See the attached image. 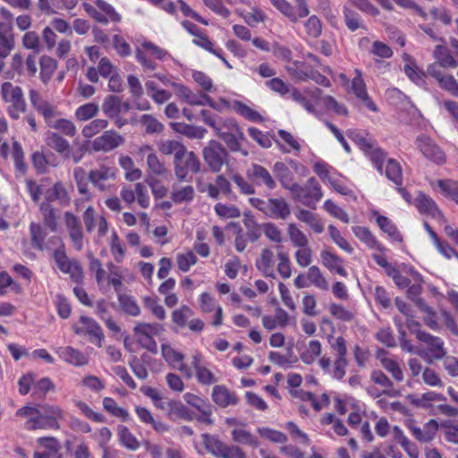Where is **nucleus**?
<instances>
[{"instance_id": "nucleus-1", "label": "nucleus", "mask_w": 458, "mask_h": 458, "mask_svg": "<svg viewBox=\"0 0 458 458\" xmlns=\"http://www.w3.org/2000/svg\"><path fill=\"white\" fill-rule=\"evenodd\" d=\"M1 97L8 104L7 113L11 118L17 120L26 111V102L21 87L6 81L1 85Z\"/></svg>"}, {"instance_id": "nucleus-2", "label": "nucleus", "mask_w": 458, "mask_h": 458, "mask_svg": "<svg viewBox=\"0 0 458 458\" xmlns=\"http://www.w3.org/2000/svg\"><path fill=\"white\" fill-rule=\"evenodd\" d=\"M290 192L294 200L311 209H316L317 203L323 197L321 187L314 177H310L304 185L296 183Z\"/></svg>"}, {"instance_id": "nucleus-3", "label": "nucleus", "mask_w": 458, "mask_h": 458, "mask_svg": "<svg viewBox=\"0 0 458 458\" xmlns=\"http://www.w3.org/2000/svg\"><path fill=\"white\" fill-rule=\"evenodd\" d=\"M203 444L216 458H247L245 452L237 445H229L209 434L201 435Z\"/></svg>"}, {"instance_id": "nucleus-4", "label": "nucleus", "mask_w": 458, "mask_h": 458, "mask_svg": "<svg viewBox=\"0 0 458 458\" xmlns=\"http://www.w3.org/2000/svg\"><path fill=\"white\" fill-rule=\"evenodd\" d=\"M203 444L216 458H247L245 452L237 445H229L209 434L201 435Z\"/></svg>"}, {"instance_id": "nucleus-5", "label": "nucleus", "mask_w": 458, "mask_h": 458, "mask_svg": "<svg viewBox=\"0 0 458 458\" xmlns=\"http://www.w3.org/2000/svg\"><path fill=\"white\" fill-rule=\"evenodd\" d=\"M228 156L225 148L216 140H210L202 149L204 162L213 173L222 170L223 165L228 162Z\"/></svg>"}, {"instance_id": "nucleus-6", "label": "nucleus", "mask_w": 458, "mask_h": 458, "mask_svg": "<svg viewBox=\"0 0 458 458\" xmlns=\"http://www.w3.org/2000/svg\"><path fill=\"white\" fill-rule=\"evenodd\" d=\"M216 134L225 142L231 151H240L244 157L249 155L247 150L241 148L239 140L243 139V133L234 121L224 122L220 128H216Z\"/></svg>"}, {"instance_id": "nucleus-7", "label": "nucleus", "mask_w": 458, "mask_h": 458, "mask_svg": "<svg viewBox=\"0 0 458 458\" xmlns=\"http://www.w3.org/2000/svg\"><path fill=\"white\" fill-rule=\"evenodd\" d=\"M417 339L424 343L428 347L426 358H422L428 364H432L435 360H443L447 354L444 346V341L440 337L427 332H417Z\"/></svg>"}, {"instance_id": "nucleus-8", "label": "nucleus", "mask_w": 458, "mask_h": 458, "mask_svg": "<svg viewBox=\"0 0 458 458\" xmlns=\"http://www.w3.org/2000/svg\"><path fill=\"white\" fill-rule=\"evenodd\" d=\"M54 259L58 268L63 273L69 274L73 282L82 283L84 272L81 263L76 259H70L63 248L55 250Z\"/></svg>"}, {"instance_id": "nucleus-9", "label": "nucleus", "mask_w": 458, "mask_h": 458, "mask_svg": "<svg viewBox=\"0 0 458 458\" xmlns=\"http://www.w3.org/2000/svg\"><path fill=\"white\" fill-rule=\"evenodd\" d=\"M194 311L187 305H182L172 312L171 318L179 328L188 327L192 332L199 333L204 328V322L195 318Z\"/></svg>"}, {"instance_id": "nucleus-10", "label": "nucleus", "mask_w": 458, "mask_h": 458, "mask_svg": "<svg viewBox=\"0 0 458 458\" xmlns=\"http://www.w3.org/2000/svg\"><path fill=\"white\" fill-rule=\"evenodd\" d=\"M174 174L180 182L187 181L189 172L198 174L200 171L201 164L197 155L192 151L184 149L179 160H174Z\"/></svg>"}, {"instance_id": "nucleus-11", "label": "nucleus", "mask_w": 458, "mask_h": 458, "mask_svg": "<svg viewBox=\"0 0 458 458\" xmlns=\"http://www.w3.org/2000/svg\"><path fill=\"white\" fill-rule=\"evenodd\" d=\"M117 169L106 164H100L97 168L89 173V181L100 191H106L108 187L106 182L114 180Z\"/></svg>"}, {"instance_id": "nucleus-12", "label": "nucleus", "mask_w": 458, "mask_h": 458, "mask_svg": "<svg viewBox=\"0 0 458 458\" xmlns=\"http://www.w3.org/2000/svg\"><path fill=\"white\" fill-rule=\"evenodd\" d=\"M415 144L422 155L437 164H444L445 162V155L434 140L426 136L420 135L416 138Z\"/></svg>"}, {"instance_id": "nucleus-13", "label": "nucleus", "mask_w": 458, "mask_h": 458, "mask_svg": "<svg viewBox=\"0 0 458 458\" xmlns=\"http://www.w3.org/2000/svg\"><path fill=\"white\" fill-rule=\"evenodd\" d=\"M124 138L117 131L110 130L106 131L101 136L97 137L91 142V148L94 151L109 152L117 148L124 143Z\"/></svg>"}, {"instance_id": "nucleus-14", "label": "nucleus", "mask_w": 458, "mask_h": 458, "mask_svg": "<svg viewBox=\"0 0 458 458\" xmlns=\"http://www.w3.org/2000/svg\"><path fill=\"white\" fill-rule=\"evenodd\" d=\"M64 221L74 248L77 250H81L83 248L84 235L79 217L73 213L66 211L64 214Z\"/></svg>"}, {"instance_id": "nucleus-15", "label": "nucleus", "mask_w": 458, "mask_h": 458, "mask_svg": "<svg viewBox=\"0 0 458 458\" xmlns=\"http://www.w3.org/2000/svg\"><path fill=\"white\" fill-rule=\"evenodd\" d=\"M191 367L195 371V377L200 385L211 386L218 381L216 375L204 365L202 355L196 352L191 357Z\"/></svg>"}, {"instance_id": "nucleus-16", "label": "nucleus", "mask_w": 458, "mask_h": 458, "mask_svg": "<svg viewBox=\"0 0 458 458\" xmlns=\"http://www.w3.org/2000/svg\"><path fill=\"white\" fill-rule=\"evenodd\" d=\"M247 177L251 180L255 184L266 186L268 190L276 188V182L270 174V172L264 166L259 164H252L246 172Z\"/></svg>"}, {"instance_id": "nucleus-17", "label": "nucleus", "mask_w": 458, "mask_h": 458, "mask_svg": "<svg viewBox=\"0 0 458 458\" xmlns=\"http://www.w3.org/2000/svg\"><path fill=\"white\" fill-rule=\"evenodd\" d=\"M171 86L174 89L175 94L180 99L191 106H204L205 104L213 106L212 99L206 94H194L189 88L181 83L172 82Z\"/></svg>"}, {"instance_id": "nucleus-18", "label": "nucleus", "mask_w": 458, "mask_h": 458, "mask_svg": "<svg viewBox=\"0 0 458 458\" xmlns=\"http://www.w3.org/2000/svg\"><path fill=\"white\" fill-rule=\"evenodd\" d=\"M80 321L84 325V327H73L74 333L76 335L87 334L90 336V342L101 346L104 334L99 325L93 318L86 316H81Z\"/></svg>"}, {"instance_id": "nucleus-19", "label": "nucleus", "mask_w": 458, "mask_h": 458, "mask_svg": "<svg viewBox=\"0 0 458 458\" xmlns=\"http://www.w3.org/2000/svg\"><path fill=\"white\" fill-rule=\"evenodd\" d=\"M427 72L438 81L442 89L458 98V82L452 75L444 74L437 64L428 65Z\"/></svg>"}, {"instance_id": "nucleus-20", "label": "nucleus", "mask_w": 458, "mask_h": 458, "mask_svg": "<svg viewBox=\"0 0 458 458\" xmlns=\"http://www.w3.org/2000/svg\"><path fill=\"white\" fill-rule=\"evenodd\" d=\"M355 77L352 81V89L357 98L361 100L365 106L373 112H377V105L370 99L367 93L366 84L362 79V74L360 70H355Z\"/></svg>"}, {"instance_id": "nucleus-21", "label": "nucleus", "mask_w": 458, "mask_h": 458, "mask_svg": "<svg viewBox=\"0 0 458 458\" xmlns=\"http://www.w3.org/2000/svg\"><path fill=\"white\" fill-rule=\"evenodd\" d=\"M291 214L290 205L283 198H270L265 215L275 219H286Z\"/></svg>"}, {"instance_id": "nucleus-22", "label": "nucleus", "mask_w": 458, "mask_h": 458, "mask_svg": "<svg viewBox=\"0 0 458 458\" xmlns=\"http://www.w3.org/2000/svg\"><path fill=\"white\" fill-rule=\"evenodd\" d=\"M211 397L213 402L221 408L235 405L239 402L235 393L231 392L224 385H216L213 387Z\"/></svg>"}, {"instance_id": "nucleus-23", "label": "nucleus", "mask_w": 458, "mask_h": 458, "mask_svg": "<svg viewBox=\"0 0 458 458\" xmlns=\"http://www.w3.org/2000/svg\"><path fill=\"white\" fill-rule=\"evenodd\" d=\"M30 100L31 106L43 115L47 123L55 115V107L45 100L38 91L30 89Z\"/></svg>"}, {"instance_id": "nucleus-24", "label": "nucleus", "mask_w": 458, "mask_h": 458, "mask_svg": "<svg viewBox=\"0 0 458 458\" xmlns=\"http://www.w3.org/2000/svg\"><path fill=\"white\" fill-rule=\"evenodd\" d=\"M320 258L323 266L329 271L335 272L338 275L346 277L347 272L344 267V259L330 250H324L320 252Z\"/></svg>"}, {"instance_id": "nucleus-25", "label": "nucleus", "mask_w": 458, "mask_h": 458, "mask_svg": "<svg viewBox=\"0 0 458 458\" xmlns=\"http://www.w3.org/2000/svg\"><path fill=\"white\" fill-rule=\"evenodd\" d=\"M274 264V252L268 248H264L256 260V267L264 276L276 278Z\"/></svg>"}, {"instance_id": "nucleus-26", "label": "nucleus", "mask_w": 458, "mask_h": 458, "mask_svg": "<svg viewBox=\"0 0 458 458\" xmlns=\"http://www.w3.org/2000/svg\"><path fill=\"white\" fill-rule=\"evenodd\" d=\"M409 429L413 434L416 439H418L420 442L427 443L434 438L438 429V424L437 420H430L428 423L424 425L422 428L411 424L409 426Z\"/></svg>"}, {"instance_id": "nucleus-27", "label": "nucleus", "mask_w": 458, "mask_h": 458, "mask_svg": "<svg viewBox=\"0 0 458 458\" xmlns=\"http://www.w3.org/2000/svg\"><path fill=\"white\" fill-rule=\"evenodd\" d=\"M57 353L64 361L73 366H84L89 361L85 354L72 346L60 347Z\"/></svg>"}, {"instance_id": "nucleus-28", "label": "nucleus", "mask_w": 458, "mask_h": 458, "mask_svg": "<svg viewBox=\"0 0 458 458\" xmlns=\"http://www.w3.org/2000/svg\"><path fill=\"white\" fill-rule=\"evenodd\" d=\"M53 201H57L63 207L70 205L71 198L61 182H56L46 193V200L44 202L51 203Z\"/></svg>"}, {"instance_id": "nucleus-29", "label": "nucleus", "mask_w": 458, "mask_h": 458, "mask_svg": "<svg viewBox=\"0 0 458 458\" xmlns=\"http://www.w3.org/2000/svg\"><path fill=\"white\" fill-rule=\"evenodd\" d=\"M273 172L282 187L291 191L296 182H293V174L289 166L285 163L278 161L274 164Z\"/></svg>"}, {"instance_id": "nucleus-30", "label": "nucleus", "mask_w": 458, "mask_h": 458, "mask_svg": "<svg viewBox=\"0 0 458 458\" xmlns=\"http://www.w3.org/2000/svg\"><path fill=\"white\" fill-rule=\"evenodd\" d=\"M46 143L57 153L61 154L65 159L70 157V143L58 133L48 131L47 133Z\"/></svg>"}, {"instance_id": "nucleus-31", "label": "nucleus", "mask_w": 458, "mask_h": 458, "mask_svg": "<svg viewBox=\"0 0 458 458\" xmlns=\"http://www.w3.org/2000/svg\"><path fill=\"white\" fill-rule=\"evenodd\" d=\"M39 211L42 215L44 225L52 232H56L58 229V216L56 208H54L51 203L42 202L39 205Z\"/></svg>"}, {"instance_id": "nucleus-32", "label": "nucleus", "mask_w": 458, "mask_h": 458, "mask_svg": "<svg viewBox=\"0 0 458 458\" xmlns=\"http://www.w3.org/2000/svg\"><path fill=\"white\" fill-rule=\"evenodd\" d=\"M373 216L376 217V221L379 228L388 236L398 242H403V236L398 231L396 225L386 216L379 215L377 211H373Z\"/></svg>"}, {"instance_id": "nucleus-33", "label": "nucleus", "mask_w": 458, "mask_h": 458, "mask_svg": "<svg viewBox=\"0 0 458 458\" xmlns=\"http://www.w3.org/2000/svg\"><path fill=\"white\" fill-rule=\"evenodd\" d=\"M433 54L437 59V62L433 64L438 65L439 70L441 68H455L458 66V61L442 45L436 46Z\"/></svg>"}, {"instance_id": "nucleus-34", "label": "nucleus", "mask_w": 458, "mask_h": 458, "mask_svg": "<svg viewBox=\"0 0 458 458\" xmlns=\"http://www.w3.org/2000/svg\"><path fill=\"white\" fill-rule=\"evenodd\" d=\"M14 48V38L11 27L0 26V60L9 55Z\"/></svg>"}, {"instance_id": "nucleus-35", "label": "nucleus", "mask_w": 458, "mask_h": 458, "mask_svg": "<svg viewBox=\"0 0 458 458\" xmlns=\"http://www.w3.org/2000/svg\"><path fill=\"white\" fill-rule=\"evenodd\" d=\"M347 136L365 152L377 145V140L370 137L367 131L348 130Z\"/></svg>"}, {"instance_id": "nucleus-36", "label": "nucleus", "mask_w": 458, "mask_h": 458, "mask_svg": "<svg viewBox=\"0 0 458 458\" xmlns=\"http://www.w3.org/2000/svg\"><path fill=\"white\" fill-rule=\"evenodd\" d=\"M307 280L319 290L327 291L329 284L318 266H311L307 271Z\"/></svg>"}, {"instance_id": "nucleus-37", "label": "nucleus", "mask_w": 458, "mask_h": 458, "mask_svg": "<svg viewBox=\"0 0 458 458\" xmlns=\"http://www.w3.org/2000/svg\"><path fill=\"white\" fill-rule=\"evenodd\" d=\"M186 148L179 141L177 140H163L161 142H159L158 144V150L165 155V156H168V155H171V154H174V160H179L182 157V155L184 154V149Z\"/></svg>"}, {"instance_id": "nucleus-38", "label": "nucleus", "mask_w": 458, "mask_h": 458, "mask_svg": "<svg viewBox=\"0 0 458 458\" xmlns=\"http://www.w3.org/2000/svg\"><path fill=\"white\" fill-rule=\"evenodd\" d=\"M296 217L301 222L307 224L316 233H321L324 231V225L318 218L317 215L309 210H299L296 214Z\"/></svg>"}, {"instance_id": "nucleus-39", "label": "nucleus", "mask_w": 458, "mask_h": 458, "mask_svg": "<svg viewBox=\"0 0 458 458\" xmlns=\"http://www.w3.org/2000/svg\"><path fill=\"white\" fill-rule=\"evenodd\" d=\"M352 232L355 236L363 242L369 248L375 250H382L381 244L377 241L368 227L353 226Z\"/></svg>"}, {"instance_id": "nucleus-40", "label": "nucleus", "mask_w": 458, "mask_h": 458, "mask_svg": "<svg viewBox=\"0 0 458 458\" xmlns=\"http://www.w3.org/2000/svg\"><path fill=\"white\" fill-rule=\"evenodd\" d=\"M321 352V343L318 340H310L304 352L301 354V360L303 363L310 365L320 356Z\"/></svg>"}, {"instance_id": "nucleus-41", "label": "nucleus", "mask_w": 458, "mask_h": 458, "mask_svg": "<svg viewBox=\"0 0 458 458\" xmlns=\"http://www.w3.org/2000/svg\"><path fill=\"white\" fill-rule=\"evenodd\" d=\"M40 64V79L44 84H47L57 68L55 59L43 55L39 60Z\"/></svg>"}, {"instance_id": "nucleus-42", "label": "nucleus", "mask_w": 458, "mask_h": 458, "mask_svg": "<svg viewBox=\"0 0 458 458\" xmlns=\"http://www.w3.org/2000/svg\"><path fill=\"white\" fill-rule=\"evenodd\" d=\"M139 123L145 128L147 134H160L165 129L164 124L149 114L141 115Z\"/></svg>"}, {"instance_id": "nucleus-43", "label": "nucleus", "mask_w": 458, "mask_h": 458, "mask_svg": "<svg viewBox=\"0 0 458 458\" xmlns=\"http://www.w3.org/2000/svg\"><path fill=\"white\" fill-rule=\"evenodd\" d=\"M30 233L32 246L38 250H43L45 240L47 235V232L39 224L31 223L30 225Z\"/></svg>"}, {"instance_id": "nucleus-44", "label": "nucleus", "mask_w": 458, "mask_h": 458, "mask_svg": "<svg viewBox=\"0 0 458 458\" xmlns=\"http://www.w3.org/2000/svg\"><path fill=\"white\" fill-rule=\"evenodd\" d=\"M278 135L284 140V142L285 144H287V146L289 147V148H286L284 145H282L278 140H275V141L278 145L279 148L284 153H290L292 150L296 151V152L301 151V144L298 142V140L295 139V137L292 133H290L289 131H286L284 130H279Z\"/></svg>"}, {"instance_id": "nucleus-45", "label": "nucleus", "mask_w": 458, "mask_h": 458, "mask_svg": "<svg viewBox=\"0 0 458 458\" xmlns=\"http://www.w3.org/2000/svg\"><path fill=\"white\" fill-rule=\"evenodd\" d=\"M169 406L168 415L172 419H182L186 420H191L193 415L191 411L179 401H171Z\"/></svg>"}, {"instance_id": "nucleus-46", "label": "nucleus", "mask_w": 458, "mask_h": 458, "mask_svg": "<svg viewBox=\"0 0 458 458\" xmlns=\"http://www.w3.org/2000/svg\"><path fill=\"white\" fill-rule=\"evenodd\" d=\"M242 223L247 229L246 236L250 242H257L261 235L262 225H259L252 216L245 215Z\"/></svg>"}, {"instance_id": "nucleus-47", "label": "nucleus", "mask_w": 458, "mask_h": 458, "mask_svg": "<svg viewBox=\"0 0 458 458\" xmlns=\"http://www.w3.org/2000/svg\"><path fill=\"white\" fill-rule=\"evenodd\" d=\"M104 114L109 118L116 117L121 112V98L117 96H107L102 105Z\"/></svg>"}, {"instance_id": "nucleus-48", "label": "nucleus", "mask_w": 458, "mask_h": 458, "mask_svg": "<svg viewBox=\"0 0 458 458\" xmlns=\"http://www.w3.org/2000/svg\"><path fill=\"white\" fill-rule=\"evenodd\" d=\"M118 301L123 311L127 315L137 317L140 314V308L132 296L127 294H119Z\"/></svg>"}, {"instance_id": "nucleus-49", "label": "nucleus", "mask_w": 458, "mask_h": 458, "mask_svg": "<svg viewBox=\"0 0 458 458\" xmlns=\"http://www.w3.org/2000/svg\"><path fill=\"white\" fill-rule=\"evenodd\" d=\"M195 196L192 186L174 187L171 192V199L175 203L190 202Z\"/></svg>"}, {"instance_id": "nucleus-50", "label": "nucleus", "mask_w": 458, "mask_h": 458, "mask_svg": "<svg viewBox=\"0 0 458 458\" xmlns=\"http://www.w3.org/2000/svg\"><path fill=\"white\" fill-rule=\"evenodd\" d=\"M386 176L397 186L403 183V172L400 164L394 159H388L386 167Z\"/></svg>"}, {"instance_id": "nucleus-51", "label": "nucleus", "mask_w": 458, "mask_h": 458, "mask_svg": "<svg viewBox=\"0 0 458 458\" xmlns=\"http://www.w3.org/2000/svg\"><path fill=\"white\" fill-rule=\"evenodd\" d=\"M370 379L376 385L382 387L381 394L388 396H392L393 382L386 377V375L381 370H374L371 372Z\"/></svg>"}, {"instance_id": "nucleus-52", "label": "nucleus", "mask_w": 458, "mask_h": 458, "mask_svg": "<svg viewBox=\"0 0 458 458\" xmlns=\"http://www.w3.org/2000/svg\"><path fill=\"white\" fill-rule=\"evenodd\" d=\"M26 428L30 430L38 429V428H53V429H58L60 428L59 422H50L47 418H45L40 413H38L37 416L31 418L30 420L26 422Z\"/></svg>"}, {"instance_id": "nucleus-53", "label": "nucleus", "mask_w": 458, "mask_h": 458, "mask_svg": "<svg viewBox=\"0 0 458 458\" xmlns=\"http://www.w3.org/2000/svg\"><path fill=\"white\" fill-rule=\"evenodd\" d=\"M287 234L290 238L292 244L294 247H306L309 244V240L304 233L293 223L287 226Z\"/></svg>"}, {"instance_id": "nucleus-54", "label": "nucleus", "mask_w": 458, "mask_h": 458, "mask_svg": "<svg viewBox=\"0 0 458 458\" xmlns=\"http://www.w3.org/2000/svg\"><path fill=\"white\" fill-rule=\"evenodd\" d=\"M47 123L51 128L60 131L68 137H73L77 132L75 124L68 119L60 118L54 122H51V120H49Z\"/></svg>"}, {"instance_id": "nucleus-55", "label": "nucleus", "mask_w": 458, "mask_h": 458, "mask_svg": "<svg viewBox=\"0 0 458 458\" xmlns=\"http://www.w3.org/2000/svg\"><path fill=\"white\" fill-rule=\"evenodd\" d=\"M163 330V327L158 324H150V323H144L140 322L137 323L136 326L133 328V332L136 335H142V336H155L160 335V333Z\"/></svg>"}, {"instance_id": "nucleus-56", "label": "nucleus", "mask_w": 458, "mask_h": 458, "mask_svg": "<svg viewBox=\"0 0 458 458\" xmlns=\"http://www.w3.org/2000/svg\"><path fill=\"white\" fill-rule=\"evenodd\" d=\"M174 129L184 134L190 139H203L205 134L207 133V130L202 127H197L194 125L185 124V123H177Z\"/></svg>"}, {"instance_id": "nucleus-57", "label": "nucleus", "mask_w": 458, "mask_h": 458, "mask_svg": "<svg viewBox=\"0 0 458 458\" xmlns=\"http://www.w3.org/2000/svg\"><path fill=\"white\" fill-rule=\"evenodd\" d=\"M42 416L47 418L50 422H59L64 417V411L57 405L43 404L39 405V411Z\"/></svg>"}, {"instance_id": "nucleus-58", "label": "nucleus", "mask_w": 458, "mask_h": 458, "mask_svg": "<svg viewBox=\"0 0 458 458\" xmlns=\"http://www.w3.org/2000/svg\"><path fill=\"white\" fill-rule=\"evenodd\" d=\"M135 411L143 423L152 425L153 428L157 431H164L166 429L164 423L154 420L151 412L147 408L136 407Z\"/></svg>"}, {"instance_id": "nucleus-59", "label": "nucleus", "mask_w": 458, "mask_h": 458, "mask_svg": "<svg viewBox=\"0 0 458 458\" xmlns=\"http://www.w3.org/2000/svg\"><path fill=\"white\" fill-rule=\"evenodd\" d=\"M232 437L235 442L249 445L252 447H258L259 445L258 439L250 432L243 429H233Z\"/></svg>"}, {"instance_id": "nucleus-60", "label": "nucleus", "mask_w": 458, "mask_h": 458, "mask_svg": "<svg viewBox=\"0 0 458 458\" xmlns=\"http://www.w3.org/2000/svg\"><path fill=\"white\" fill-rule=\"evenodd\" d=\"M233 108L234 110L240 114L244 118L252 121V122H262L263 118L260 115V114L252 108H250L249 106L243 104L241 101H235L233 103Z\"/></svg>"}, {"instance_id": "nucleus-61", "label": "nucleus", "mask_w": 458, "mask_h": 458, "mask_svg": "<svg viewBox=\"0 0 458 458\" xmlns=\"http://www.w3.org/2000/svg\"><path fill=\"white\" fill-rule=\"evenodd\" d=\"M103 406L105 410L109 413L115 417L121 418L124 421L128 420L130 418L128 411L123 408L119 407L113 398L105 397L103 400Z\"/></svg>"}, {"instance_id": "nucleus-62", "label": "nucleus", "mask_w": 458, "mask_h": 458, "mask_svg": "<svg viewBox=\"0 0 458 458\" xmlns=\"http://www.w3.org/2000/svg\"><path fill=\"white\" fill-rule=\"evenodd\" d=\"M147 165L148 170L155 175L165 176L167 174L165 163L156 154H150L147 157Z\"/></svg>"}, {"instance_id": "nucleus-63", "label": "nucleus", "mask_w": 458, "mask_h": 458, "mask_svg": "<svg viewBox=\"0 0 458 458\" xmlns=\"http://www.w3.org/2000/svg\"><path fill=\"white\" fill-rule=\"evenodd\" d=\"M107 125V120L95 119L83 127L81 133L85 138H92L93 136L100 132L102 130L106 129Z\"/></svg>"}, {"instance_id": "nucleus-64", "label": "nucleus", "mask_w": 458, "mask_h": 458, "mask_svg": "<svg viewBox=\"0 0 458 458\" xmlns=\"http://www.w3.org/2000/svg\"><path fill=\"white\" fill-rule=\"evenodd\" d=\"M437 185L442 191L458 204V182L452 180H438Z\"/></svg>"}]
</instances>
